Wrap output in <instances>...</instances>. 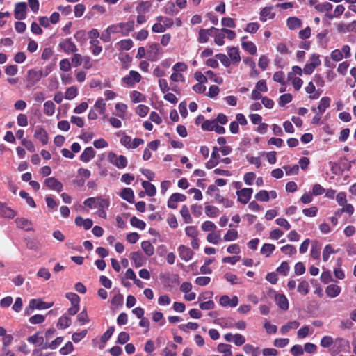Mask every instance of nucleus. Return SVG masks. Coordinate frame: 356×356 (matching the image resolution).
Returning a JSON list of instances; mask_svg holds the SVG:
<instances>
[{"instance_id":"obj_53","label":"nucleus","mask_w":356,"mask_h":356,"mask_svg":"<svg viewBox=\"0 0 356 356\" xmlns=\"http://www.w3.org/2000/svg\"><path fill=\"white\" fill-rule=\"evenodd\" d=\"M78 95L77 88L75 86L68 88L65 93V98L71 100L75 98Z\"/></svg>"},{"instance_id":"obj_12","label":"nucleus","mask_w":356,"mask_h":356,"mask_svg":"<svg viewBox=\"0 0 356 356\" xmlns=\"http://www.w3.org/2000/svg\"><path fill=\"white\" fill-rule=\"evenodd\" d=\"M238 299L236 296H234L230 298L228 296L224 295L219 300V303L222 307H234L238 305Z\"/></svg>"},{"instance_id":"obj_37","label":"nucleus","mask_w":356,"mask_h":356,"mask_svg":"<svg viewBox=\"0 0 356 356\" xmlns=\"http://www.w3.org/2000/svg\"><path fill=\"white\" fill-rule=\"evenodd\" d=\"M330 98L328 97H323L321 98L318 106L319 113L322 114L325 111V110L330 106Z\"/></svg>"},{"instance_id":"obj_42","label":"nucleus","mask_w":356,"mask_h":356,"mask_svg":"<svg viewBox=\"0 0 356 356\" xmlns=\"http://www.w3.org/2000/svg\"><path fill=\"white\" fill-rule=\"evenodd\" d=\"M215 32V33H213V37L215 38L214 39V42L215 43L218 45V46H222L225 43V35L223 32H222V29L220 30V31H219V29H218V31H214L213 33Z\"/></svg>"},{"instance_id":"obj_56","label":"nucleus","mask_w":356,"mask_h":356,"mask_svg":"<svg viewBox=\"0 0 356 356\" xmlns=\"http://www.w3.org/2000/svg\"><path fill=\"white\" fill-rule=\"evenodd\" d=\"M332 5L329 2H324L316 5L315 9L318 12H328L332 9Z\"/></svg>"},{"instance_id":"obj_20","label":"nucleus","mask_w":356,"mask_h":356,"mask_svg":"<svg viewBox=\"0 0 356 356\" xmlns=\"http://www.w3.org/2000/svg\"><path fill=\"white\" fill-rule=\"evenodd\" d=\"M273 6L264 7L260 11L259 19L261 22H266L267 19H272L275 17V14L272 12Z\"/></svg>"},{"instance_id":"obj_24","label":"nucleus","mask_w":356,"mask_h":356,"mask_svg":"<svg viewBox=\"0 0 356 356\" xmlns=\"http://www.w3.org/2000/svg\"><path fill=\"white\" fill-rule=\"evenodd\" d=\"M15 216V211L6 204L0 202V216L8 218H13Z\"/></svg>"},{"instance_id":"obj_47","label":"nucleus","mask_w":356,"mask_h":356,"mask_svg":"<svg viewBox=\"0 0 356 356\" xmlns=\"http://www.w3.org/2000/svg\"><path fill=\"white\" fill-rule=\"evenodd\" d=\"M218 352L223 354V356H232L231 346L229 344L220 343L218 346Z\"/></svg>"},{"instance_id":"obj_15","label":"nucleus","mask_w":356,"mask_h":356,"mask_svg":"<svg viewBox=\"0 0 356 356\" xmlns=\"http://www.w3.org/2000/svg\"><path fill=\"white\" fill-rule=\"evenodd\" d=\"M219 149L217 147H213V151L210 159L206 163V168L212 169L216 166L219 163L220 155L218 154Z\"/></svg>"},{"instance_id":"obj_59","label":"nucleus","mask_w":356,"mask_h":356,"mask_svg":"<svg viewBox=\"0 0 356 356\" xmlns=\"http://www.w3.org/2000/svg\"><path fill=\"white\" fill-rule=\"evenodd\" d=\"M298 291L302 295H307L309 291V284L307 281H302L298 286Z\"/></svg>"},{"instance_id":"obj_33","label":"nucleus","mask_w":356,"mask_h":356,"mask_svg":"<svg viewBox=\"0 0 356 356\" xmlns=\"http://www.w3.org/2000/svg\"><path fill=\"white\" fill-rule=\"evenodd\" d=\"M71 318L66 314L61 316L57 322V327L59 329H65L71 325Z\"/></svg>"},{"instance_id":"obj_38","label":"nucleus","mask_w":356,"mask_h":356,"mask_svg":"<svg viewBox=\"0 0 356 356\" xmlns=\"http://www.w3.org/2000/svg\"><path fill=\"white\" fill-rule=\"evenodd\" d=\"M56 106L52 101H47L44 104V113L47 116H51L55 113Z\"/></svg>"},{"instance_id":"obj_8","label":"nucleus","mask_w":356,"mask_h":356,"mask_svg":"<svg viewBox=\"0 0 356 356\" xmlns=\"http://www.w3.org/2000/svg\"><path fill=\"white\" fill-rule=\"evenodd\" d=\"M44 185L51 190L60 192L63 191V185L54 177L47 178L44 180Z\"/></svg>"},{"instance_id":"obj_2","label":"nucleus","mask_w":356,"mask_h":356,"mask_svg":"<svg viewBox=\"0 0 356 356\" xmlns=\"http://www.w3.org/2000/svg\"><path fill=\"white\" fill-rule=\"evenodd\" d=\"M162 49L158 43H152L149 44L147 51V57L151 61H156L161 58Z\"/></svg>"},{"instance_id":"obj_14","label":"nucleus","mask_w":356,"mask_h":356,"mask_svg":"<svg viewBox=\"0 0 356 356\" xmlns=\"http://www.w3.org/2000/svg\"><path fill=\"white\" fill-rule=\"evenodd\" d=\"M337 31L340 33H346L348 32H355L356 33V20L353 21L352 22L346 24L345 23L341 22L337 25Z\"/></svg>"},{"instance_id":"obj_19","label":"nucleus","mask_w":356,"mask_h":356,"mask_svg":"<svg viewBox=\"0 0 356 356\" xmlns=\"http://www.w3.org/2000/svg\"><path fill=\"white\" fill-rule=\"evenodd\" d=\"M34 137L39 140L43 145L48 143L49 137L47 131L42 127H37L35 130Z\"/></svg>"},{"instance_id":"obj_25","label":"nucleus","mask_w":356,"mask_h":356,"mask_svg":"<svg viewBox=\"0 0 356 356\" xmlns=\"http://www.w3.org/2000/svg\"><path fill=\"white\" fill-rule=\"evenodd\" d=\"M341 293V287L337 284H330L325 289V293L330 298H335Z\"/></svg>"},{"instance_id":"obj_16","label":"nucleus","mask_w":356,"mask_h":356,"mask_svg":"<svg viewBox=\"0 0 356 356\" xmlns=\"http://www.w3.org/2000/svg\"><path fill=\"white\" fill-rule=\"evenodd\" d=\"M275 300L277 305L282 310L286 311L289 307V300L286 296L283 293H275Z\"/></svg>"},{"instance_id":"obj_39","label":"nucleus","mask_w":356,"mask_h":356,"mask_svg":"<svg viewBox=\"0 0 356 356\" xmlns=\"http://www.w3.org/2000/svg\"><path fill=\"white\" fill-rule=\"evenodd\" d=\"M321 245L316 242H313L311 248V257L314 259H319L321 255Z\"/></svg>"},{"instance_id":"obj_48","label":"nucleus","mask_w":356,"mask_h":356,"mask_svg":"<svg viewBox=\"0 0 356 356\" xmlns=\"http://www.w3.org/2000/svg\"><path fill=\"white\" fill-rule=\"evenodd\" d=\"M238 234L236 229H229L225 234L223 239L225 241H233L238 238Z\"/></svg>"},{"instance_id":"obj_63","label":"nucleus","mask_w":356,"mask_h":356,"mask_svg":"<svg viewBox=\"0 0 356 356\" xmlns=\"http://www.w3.org/2000/svg\"><path fill=\"white\" fill-rule=\"evenodd\" d=\"M283 168L285 170L287 175H298L299 172V165H293V166L284 165Z\"/></svg>"},{"instance_id":"obj_28","label":"nucleus","mask_w":356,"mask_h":356,"mask_svg":"<svg viewBox=\"0 0 356 356\" xmlns=\"http://www.w3.org/2000/svg\"><path fill=\"white\" fill-rule=\"evenodd\" d=\"M120 196L123 200L129 203H134V193L131 188H125L122 189Z\"/></svg>"},{"instance_id":"obj_17","label":"nucleus","mask_w":356,"mask_h":356,"mask_svg":"<svg viewBox=\"0 0 356 356\" xmlns=\"http://www.w3.org/2000/svg\"><path fill=\"white\" fill-rule=\"evenodd\" d=\"M248 36H243L241 38V46L242 48L247 52L250 53L252 55H254L257 53V47L256 45L250 41H248Z\"/></svg>"},{"instance_id":"obj_7","label":"nucleus","mask_w":356,"mask_h":356,"mask_svg":"<svg viewBox=\"0 0 356 356\" xmlns=\"http://www.w3.org/2000/svg\"><path fill=\"white\" fill-rule=\"evenodd\" d=\"M54 305L53 302H47L40 299H31L29 302L30 309H46L51 307Z\"/></svg>"},{"instance_id":"obj_49","label":"nucleus","mask_w":356,"mask_h":356,"mask_svg":"<svg viewBox=\"0 0 356 356\" xmlns=\"http://www.w3.org/2000/svg\"><path fill=\"white\" fill-rule=\"evenodd\" d=\"M207 240L209 243H213L215 245L218 244L221 240L220 232H218L217 233H215V232L209 233L207 236Z\"/></svg>"},{"instance_id":"obj_44","label":"nucleus","mask_w":356,"mask_h":356,"mask_svg":"<svg viewBox=\"0 0 356 356\" xmlns=\"http://www.w3.org/2000/svg\"><path fill=\"white\" fill-rule=\"evenodd\" d=\"M152 3L151 1H141L138 6L136 8V12L138 14L143 13L151 8Z\"/></svg>"},{"instance_id":"obj_27","label":"nucleus","mask_w":356,"mask_h":356,"mask_svg":"<svg viewBox=\"0 0 356 356\" xmlns=\"http://www.w3.org/2000/svg\"><path fill=\"white\" fill-rule=\"evenodd\" d=\"M336 343L337 344V349L339 352H344L347 353L350 350V343L349 341L343 338H337L336 339Z\"/></svg>"},{"instance_id":"obj_45","label":"nucleus","mask_w":356,"mask_h":356,"mask_svg":"<svg viewBox=\"0 0 356 356\" xmlns=\"http://www.w3.org/2000/svg\"><path fill=\"white\" fill-rule=\"evenodd\" d=\"M180 213L186 223L192 222L193 220L189 213V209L186 205H183L180 210Z\"/></svg>"},{"instance_id":"obj_55","label":"nucleus","mask_w":356,"mask_h":356,"mask_svg":"<svg viewBox=\"0 0 356 356\" xmlns=\"http://www.w3.org/2000/svg\"><path fill=\"white\" fill-rule=\"evenodd\" d=\"M281 251L286 255L292 256L297 252L296 248L293 245H285L281 248Z\"/></svg>"},{"instance_id":"obj_18","label":"nucleus","mask_w":356,"mask_h":356,"mask_svg":"<svg viewBox=\"0 0 356 356\" xmlns=\"http://www.w3.org/2000/svg\"><path fill=\"white\" fill-rule=\"evenodd\" d=\"M17 227L19 229H24L25 231H32L33 223L31 220L25 218H17L15 220Z\"/></svg>"},{"instance_id":"obj_36","label":"nucleus","mask_w":356,"mask_h":356,"mask_svg":"<svg viewBox=\"0 0 356 356\" xmlns=\"http://www.w3.org/2000/svg\"><path fill=\"white\" fill-rule=\"evenodd\" d=\"M141 248L147 256H152L154 253V248L152 244L148 241H145L141 243Z\"/></svg>"},{"instance_id":"obj_22","label":"nucleus","mask_w":356,"mask_h":356,"mask_svg":"<svg viewBox=\"0 0 356 356\" xmlns=\"http://www.w3.org/2000/svg\"><path fill=\"white\" fill-rule=\"evenodd\" d=\"M95 151L92 147H86L80 155V160L82 162L88 163L95 156Z\"/></svg>"},{"instance_id":"obj_5","label":"nucleus","mask_w":356,"mask_h":356,"mask_svg":"<svg viewBox=\"0 0 356 356\" xmlns=\"http://www.w3.org/2000/svg\"><path fill=\"white\" fill-rule=\"evenodd\" d=\"M47 75V74H44L42 70L31 69L27 72V80L31 86H34L43 76H46Z\"/></svg>"},{"instance_id":"obj_61","label":"nucleus","mask_w":356,"mask_h":356,"mask_svg":"<svg viewBox=\"0 0 356 356\" xmlns=\"http://www.w3.org/2000/svg\"><path fill=\"white\" fill-rule=\"evenodd\" d=\"M224 277L227 282H230V284L232 285L238 284L241 283L236 275L230 273H225Z\"/></svg>"},{"instance_id":"obj_50","label":"nucleus","mask_w":356,"mask_h":356,"mask_svg":"<svg viewBox=\"0 0 356 356\" xmlns=\"http://www.w3.org/2000/svg\"><path fill=\"white\" fill-rule=\"evenodd\" d=\"M130 223L133 227L138 228L141 230L145 229L146 226V223L143 220H140L135 216H133L131 218Z\"/></svg>"},{"instance_id":"obj_40","label":"nucleus","mask_w":356,"mask_h":356,"mask_svg":"<svg viewBox=\"0 0 356 356\" xmlns=\"http://www.w3.org/2000/svg\"><path fill=\"white\" fill-rule=\"evenodd\" d=\"M352 163H354V161H349L346 156L341 157L339 161V168L341 171L350 170Z\"/></svg>"},{"instance_id":"obj_11","label":"nucleus","mask_w":356,"mask_h":356,"mask_svg":"<svg viewBox=\"0 0 356 356\" xmlns=\"http://www.w3.org/2000/svg\"><path fill=\"white\" fill-rule=\"evenodd\" d=\"M186 200L185 195L175 193L170 195L168 201V207L171 209H176L177 207L178 202H184Z\"/></svg>"},{"instance_id":"obj_43","label":"nucleus","mask_w":356,"mask_h":356,"mask_svg":"<svg viewBox=\"0 0 356 356\" xmlns=\"http://www.w3.org/2000/svg\"><path fill=\"white\" fill-rule=\"evenodd\" d=\"M164 12L170 15H177L179 10L176 8L175 4L172 1H168L164 7Z\"/></svg>"},{"instance_id":"obj_23","label":"nucleus","mask_w":356,"mask_h":356,"mask_svg":"<svg viewBox=\"0 0 356 356\" xmlns=\"http://www.w3.org/2000/svg\"><path fill=\"white\" fill-rule=\"evenodd\" d=\"M120 30L122 35L127 36L129 34L130 32L133 31L134 29V21L130 20L127 22L120 23Z\"/></svg>"},{"instance_id":"obj_13","label":"nucleus","mask_w":356,"mask_h":356,"mask_svg":"<svg viewBox=\"0 0 356 356\" xmlns=\"http://www.w3.org/2000/svg\"><path fill=\"white\" fill-rule=\"evenodd\" d=\"M218 31V29L211 27L208 29H202L199 31L198 42L200 43H206L208 42L209 36L213 35V31Z\"/></svg>"},{"instance_id":"obj_32","label":"nucleus","mask_w":356,"mask_h":356,"mask_svg":"<svg viewBox=\"0 0 356 356\" xmlns=\"http://www.w3.org/2000/svg\"><path fill=\"white\" fill-rule=\"evenodd\" d=\"M287 26L289 29L293 30L300 28L302 26V22L300 19L296 17H290L286 21Z\"/></svg>"},{"instance_id":"obj_4","label":"nucleus","mask_w":356,"mask_h":356,"mask_svg":"<svg viewBox=\"0 0 356 356\" xmlns=\"http://www.w3.org/2000/svg\"><path fill=\"white\" fill-rule=\"evenodd\" d=\"M141 80L140 74L134 70H131L129 75L122 79V83L129 87H132L136 83L140 82Z\"/></svg>"},{"instance_id":"obj_41","label":"nucleus","mask_w":356,"mask_h":356,"mask_svg":"<svg viewBox=\"0 0 356 356\" xmlns=\"http://www.w3.org/2000/svg\"><path fill=\"white\" fill-rule=\"evenodd\" d=\"M275 250V246L270 243H264L261 248V253L266 257H270Z\"/></svg>"},{"instance_id":"obj_29","label":"nucleus","mask_w":356,"mask_h":356,"mask_svg":"<svg viewBox=\"0 0 356 356\" xmlns=\"http://www.w3.org/2000/svg\"><path fill=\"white\" fill-rule=\"evenodd\" d=\"M300 326V323L297 321H289L280 327V332L282 334H286L290 330H296Z\"/></svg>"},{"instance_id":"obj_62","label":"nucleus","mask_w":356,"mask_h":356,"mask_svg":"<svg viewBox=\"0 0 356 356\" xmlns=\"http://www.w3.org/2000/svg\"><path fill=\"white\" fill-rule=\"evenodd\" d=\"M255 198L260 202H267L269 200L268 192L266 190H261L255 195Z\"/></svg>"},{"instance_id":"obj_52","label":"nucleus","mask_w":356,"mask_h":356,"mask_svg":"<svg viewBox=\"0 0 356 356\" xmlns=\"http://www.w3.org/2000/svg\"><path fill=\"white\" fill-rule=\"evenodd\" d=\"M199 325L197 323L188 322L186 324H181L179 325V328L185 332H188L189 330H195L198 328Z\"/></svg>"},{"instance_id":"obj_9","label":"nucleus","mask_w":356,"mask_h":356,"mask_svg":"<svg viewBox=\"0 0 356 356\" xmlns=\"http://www.w3.org/2000/svg\"><path fill=\"white\" fill-rule=\"evenodd\" d=\"M177 250L179 257L186 262L192 259L194 255L191 249L184 245H180Z\"/></svg>"},{"instance_id":"obj_54","label":"nucleus","mask_w":356,"mask_h":356,"mask_svg":"<svg viewBox=\"0 0 356 356\" xmlns=\"http://www.w3.org/2000/svg\"><path fill=\"white\" fill-rule=\"evenodd\" d=\"M131 99L134 103H139L145 101V97L137 90H134L131 92Z\"/></svg>"},{"instance_id":"obj_31","label":"nucleus","mask_w":356,"mask_h":356,"mask_svg":"<svg viewBox=\"0 0 356 356\" xmlns=\"http://www.w3.org/2000/svg\"><path fill=\"white\" fill-rule=\"evenodd\" d=\"M305 92L310 95L311 99H316L320 97L321 92L316 91V87L313 81H310L305 88Z\"/></svg>"},{"instance_id":"obj_35","label":"nucleus","mask_w":356,"mask_h":356,"mask_svg":"<svg viewBox=\"0 0 356 356\" xmlns=\"http://www.w3.org/2000/svg\"><path fill=\"white\" fill-rule=\"evenodd\" d=\"M177 346L172 342L167 344V346L163 350L164 356H176V349Z\"/></svg>"},{"instance_id":"obj_58","label":"nucleus","mask_w":356,"mask_h":356,"mask_svg":"<svg viewBox=\"0 0 356 356\" xmlns=\"http://www.w3.org/2000/svg\"><path fill=\"white\" fill-rule=\"evenodd\" d=\"M219 210L214 206L208 205L205 207V213L207 216L214 218L218 216Z\"/></svg>"},{"instance_id":"obj_57","label":"nucleus","mask_w":356,"mask_h":356,"mask_svg":"<svg viewBox=\"0 0 356 356\" xmlns=\"http://www.w3.org/2000/svg\"><path fill=\"white\" fill-rule=\"evenodd\" d=\"M290 267L286 261H282L279 267L277 268V272L283 275L286 276L289 273Z\"/></svg>"},{"instance_id":"obj_64","label":"nucleus","mask_w":356,"mask_h":356,"mask_svg":"<svg viewBox=\"0 0 356 356\" xmlns=\"http://www.w3.org/2000/svg\"><path fill=\"white\" fill-rule=\"evenodd\" d=\"M309 334H312L309 327L308 325H304L297 332V337L299 339H304Z\"/></svg>"},{"instance_id":"obj_26","label":"nucleus","mask_w":356,"mask_h":356,"mask_svg":"<svg viewBox=\"0 0 356 356\" xmlns=\"http://www.w3.org/2000/svg\"><path fill=\"white\" fill-rule=\"evenodd\" d=\"M75 224L79 227L82 226L84 229L88 230L92 227L93 222L90 218L83 219L82 217L78 216L75 218Z\"/></svg>"},{"instance_id":"obj_51","label":"nucleus","mask_w":356,"mask_h":356,"mask_svg":"<svg viewBox=\"0 0 356 356\" xmlns=\"http://www.w3.org/2000/svg\"><path fill=\"white\" fill-rule=\"evenodd\" d=\"M90 44L91 46L90 49L94 55H99L102 52V47L99 45V40H90Z\"/></svg>"},{"instance_id":"obj_21","label":"nucleus","mask_w":356,"mask_h":356,"mask_svg":"<svg viewBox=\"0 0 356 356\" xmlns=\"http://www.w3.org/2000/svg\"><path fill=\"white\" fill-rule=\"evenodd\" d=\"M130 258L136 268L143 266L145 262V258L139 251L132 252L130 255Z\"/></svg>"},{"instance_id":"obj_1","label":"nucleus","mask_w":356,"mask_h":356,"mask_svg":"<svg viewBox=\"0 0 356 356\" xmlns=\"http://www.w3.org/2000/svg\"><path fill=\"white\" fill-rule=\"evenodd\" d=\"M108 161L118 169H124L128 164V160L125 156L117 155L113 152H108Z\"/></svg>"},{"instance_id":"obj_10","label":"nucleus","mask_w":356,"mask_h":356,"mask_svg":"<svg viewBox=\"0 0 356 356\" xmlns=\"http://www.w3.org/2000/svg\"><path fill=\"white\" fill-rule=\"evenodd\" d=\"M26 4L24 2L17 3L14 10L15 18L18 20L24 19L26 17Z\"/></svg>"},{"instance_id":"obj_34","label":"nucleus","mask_w":356,"mask_h":356,"mask_svg":"<svg viewBox=\"0 0 356 356\" xmlns=\"http://www.w3.org/2000/svg\"><path fill=\"white\" fill-rule=\"evenodd\" d=\"M142 186L144 188L145 193L149 197H153L155 195L156 189L154 184L147 181H143L142 182Z\"/></svg>"},{"instance_id":"obj_46","label":"nucleus","mask_w":356,"mask_h":356,"mask_svg":"<svg viewBox=\"0 0 356 356\" xmlns=\"http://www.w3.org/2000/svg\"><path fill=\"white\" fill-rule=\"evenodd\" d=\"M327 33L328 31L325 30L323 32L318 33L317 35L318 43L323 48H326L327 45V39L326 38Z\"/></svg>"},{"instance_id":"obj_60","label":"nucleus","mask_w":356,"mask_h":356,"mask_svg":"<svg viewBox=\"0 0 356 356\" xmlns=\"http://www.w3.org/2000/svg\"><path fill=\"white\" fill-rule=\"evenodd\" d=\"M118 44L122 50H129L133 47V41L131 39L122 40Z\"/></svg>"},{"instance_id":"obj_3","label":"nucleus","mask_w":356,"mask_h":356,"mask_svg":"<svg viewBox=\"0 0 356 356\" xmlns=\"http://www.w3.org/2000/svg\"><path fill=\"white\" fill-rule=\"evenodd\" d=\"M58 47L67 54L76 53L78 51L76 45L70 38L62 39L58 44Z\"/></svg>"},{"instance_id":"obj_6","label":"nucleus","mask_w":356,"mask_h":356,"mask_svg":"<svg viewBox=\"0 0 356 356\" xmlns=\"http://www.w3.org/2000/svg\"><path fill=\"white\" fill-rule=\"evenodd\" d=\"M253 193L252 188H245L236 191L238 201L242 204H247L251 199L252 194Z\"/></svg>"},{"instance_id":"obj_30","label":"nucleus","mask_w":356,"mask_h":356,"mask_svg":"<svg viewBox=\"0 0 356 356\" xmlns=\"http://www.w3.org/2000/svg\"><path fill=\"white\" fill-rule=\"evenodd\" d=\"M227 54L230 60L234 63H238L241 60L239 50L236 47H228Z\"/></svg>"}]
</instances>
